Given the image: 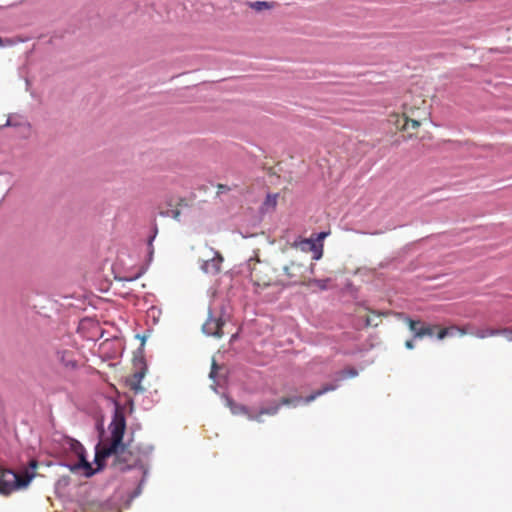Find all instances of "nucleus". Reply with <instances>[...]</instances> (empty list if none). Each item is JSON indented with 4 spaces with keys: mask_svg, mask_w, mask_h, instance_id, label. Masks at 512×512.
<instances>
[{
    "mask_svg": "<svg viewBox=\"0 0 512 512\" xmlns=\"http://www.w3.org/2000/svg\"><path fill=\"white\" fill-rule=\"evenodd\" d=\"M430 116L431 105L427 98L422 93L411 90L404 97L401 112L390 114L389 121L398 131L404 133L405 139H412Z\"/></svg>",
    "mask_w": 512,
    "mask_h": 512,
    "instance_id": "1",
    "label": "nucleus"
},
{
    "mask_svg": "<svg viewBox=\"0 0 512 512\" xmlns=\"http://www.w3.org/2000/svg\"><path fill=\"white\" fill-rule=\"evenodd\" d=\"M109 429L111 432L110 440L102 442V444L96 449L95 462L98 470L103 468L106 458L112 455L118 457L125 451L123 436L126 429V420L121 411H115L112 422L109 425Z\"/></svg>",
    "mask_w": 512,
    "mask_h": 512,
    "instance_id": "2",
    "label": "nucleus"
},
{
    "mask_svg": "<svg viewBox=\"0 0 512 512\" xmlns=\"http://www.w3.org/2000/svg\"><path fill=\"white\" fill-rule=\"evenodd\" d=\"M37 467L38 461L32 459L29 462V467L19 473L10 469H2L0 471V493L9 495L16 490L27 488L36 477Z\"/></svg>",
    "mask_w": 512,
    "mask_h": 512,
    "instance_id": "3",
    "label": "nucleus"
},
{
    "mask_svg": "<svg viewBox=\"0 0 512 512\" xmlns=\"http://www.w3.org/2000/svg\"><path fill=\"white\" fill-rule=\"evenodd\" d=\"M251 280L258 287L281 285L280 274L268 263H259L251 271Z\"/></svg>",
    "mask_w": 512,
    "mask_h": 512,
    "instance_id": "4",
    "label": "nucleus"
},
{
    "mask_svg": "<svg viewBox=\"0 0 512 512\" xmlns=\"http://www.w3.org/2000/svg\"><path fill=\"white\" fill-rule=\"evenodd\" d=\"M307 261L300 259L291 260L288 265L283 267V273L280 274L281 285L303 283L307 277Z\"/></svg>",
    "mask_w": 512,
    "mask_h": 512,
    "instance_id": "5",
    "label": "nucleus"
},
{
    "mask_svg": "<svg viewBox=\"0 0 512 512\" xmlns=\"http://www.w3.org/2000/svg\"><path fill=\"white\" fill-rule=\"evenodd\" d=\"M327 236L326 232H321L316 235L315 238H301L299 237L293 243L291 247L300 250L302 252L312 253L313 260H319L323 256V243L322 241Z\"/></svg>",
    "mask_w": 512,
    "mask_h": 512,
    "instance_id": "6",
    "label": "nucleus"
},
{
    "mask_svg": "<svg viewBox=\"0 0 512 512\" xmlns=\"http://www.w3.org/2000/svg\"><path fill=\"white\" fill-rule=\"evenodd\" d=\"M68 449L78 458V462L70 467L72 471L83 469L84 474L87 477L92 476L96 471H98L97 468L93 469L91 464L86 460L85 449L79 441L75 439H69Z\"/></svg>",
    "mask_w": 512,
    "mask_h": 512,
    "instance_id": "7",
    "label": "nucleus"
},
{
    "mask_svg": "<svg viewBox=\"0 0 512 512\" xmlns=\"http://www.w3.org/2000/svg\"><path fill=\"white\" fill-rule=\"evenodd\" d=\"M206 259L202 261L201 270L206 274L216 275L221 271L223 256L212 247H207Z\"/></svg>",
    "mask_w": 512,
    "mask_h": 512,
    "instance_id": "8",
    "label": "nucleus"
},
{
    "mask_svg": "<svg viewBox=\"0 0 512 512\" xmlns=\"http://www.w3.org/2000/svg\"><path fill=\"white\" fill-rule=\"evenodd\" d=\"M406 323L411 332H413L415 338H423L425 336H433L435 332H438L439 325H427L421 320H413L406 318Z\"/></svg>",
    "mask_w": 512,
    "mask_h": 512,
    "instance_id": "9",
    "label": "nucleus"
},
{
    "mask_svg": "<svg viewBox=\"0 0 512 512\" xmlns=\"http://www.w3.org/2000/svg\"><path fill=\"white\" fill-rule=\"evenodd\" d=\"M337 387H338V384H332V383L325 384L320 389L316 390L315 392H313L312 394H310L309 396H307L304 399L301 397H295V398L283 397L280 400L278 405L280 407L281 405H289L291 403H294V402L299 403L301 401H304L306 404H308V403H311L312 401H314L317 397H319L327 392L334 391Z\"/></svg>",
    "mask_w": 512,
    "mask_h": 512,
    "instance_id": "10",
    "label": "nucleus"
},
{
    "mask_svg": "<svg viewBox=\"0 0 512 512\" xmlns=\"http://www.w3.org/2000/svg\"><path fill=\"white\" fill-rule=\"evenodd\" d=\"M223 326V319L220 316H214L210 313L207 320L202 326V330L208 336L220 338L223 336Z\"/></svg>",
    "mask_w": 512,
    "mask_h": 512,
    "instance_id": "11",
    "label": "nucleus"
},
{
    "mask_svg": "<svg viewBox=\"0 0 512 512\" xmlns=\"http://www.w3.org/2000/svg\"><path fill=\"white\" fill-rule=\"evenodd\" d=\"M57 359L66 368H74L76 366L75 354L72 350L58 351Z\"/></svg>",
    "mask_w": 512,
    "mask_h": 512,
    "instance_id": "12",
    "label": "nucleus"
},
{
    "mask_svg": "<svg viewBox=\"0 0 512 512\" xmlns=\"http://www.w3.org/2000/svg\"><path fill=\"white\" fill-rule=\"evenodd\" d=\"M453 331H457L461 336H464V335L467 334V330H466L465 327H459V326H456V325H452L450 327L441 328L439 326V329H438V332H437V338L439 340H442L445 337H447L448 335H451Z\"/></svg>",
    "mask_w": 512,
    "mask_h": 512,
    "instance_id": "13",
    "label": "nucleus"
},
{
    "mask_svg": "<svg viewBox=\"0 0 512 512\" xmlns=\"http://www.w3.org/2000/svg\"><path fill=\"white\" fill-rule=\"evenodd\" d=\"M231 411L233 414H244L247 416L249 420L261 422L262 419H259V416H254L248 410V408L244 405H231Z\"/></svg>",
    "mask_w": 512,
    "mask_h": 512,
    "instance_id": "14",
    "label": "nucleus"
},
{
    "mask_svg": "<svg viewBox=\"0 0 512 512\" xmlns=\"http://www.w3.org/2000/svg\"><path fill=\"white\" fill-rule=\"evenodd\" d=\"M471 334L479 339H484L487 337L497 336L498 332H497V329H494V328H483V329H476Z\"/></svg>",
    "mask_w": 512,
    "mask_h": 512,
    "instance_id": "15",
    "label": "nucleus"
},
{
    "mask_svg": "<svg viewBox=\"0 0 512 512\" xmlns=\"http://www.w3.org/2000/svg\"><path fill=\"white\" fill-rule=\"evenodd\" d=\"M247 5L257 11V12H260V11H263V10H269V9H272L274 4L272 2H268V1H254V2H248Z\"/></svg>",
    "mask_w": 512,
    "mask_h": 512,
    "instance_id": "16",
    "label": "nucleus"
},
{
    "mask_svg": "<svg viewBox=\"0 0 512 512\" xmlns=\"http://www.w3.org/2000/svg\"><path fill=\"white\" fill-rule=\"evenodd\" d=\"M278 194H268L266 196V199L263 203V207L266 209V210H270V209H275L276 205H277V201H278Z\"/></svg>",
    "mask_w": 512,
    "mask_h": 512,
    "instance_id": "17",
    "label": "nucleus"
},
{
    "mask_svg": "<svg viewBox=\"0 0 512 512\" xmlns=\"http://www.w3.org/2000/svg\"><path fill=\"white\" fill-rule=\"evenodd\" d=\"M279 411V405H274L269 408H261L259 410V413L256 416H259V419H261L262 415H275Z\"/></svg>",
    "mask_w": 512,
    "mask_h": 512,
    "instance_id": "18",
    "label": "nucleus"
},
{
    "mask_svg": "<svg viewBox=\"0 0 512 512\" xmlns=\"http://www.w3.org/2000/svg\"><path fill=\"white\" fill-rule=\"evenodd\" d=\"M498 335H503L508 341L512 342V326L497 329Z\"/></svg>",
    "mask_w": 512,
    "mask_h": 512,
    "instance_id": "19",
    "label": "nucleus"
},
{
    "mask_svg": "<svg viewBox=\"0 0 512 512\" xmlns=\"http://www.w3.org/2000/svg\"><path fill=\"white\" fill-rule=\"evenodd\" d=\"M142 377H143V374L140 373V372L134 374V378L136 380V383L132 384V389H134L135 391L142 390V388L139 385Z\"/></svg>",
    "mask_w": 512,
    "mask_h": 512,
    "instance_id": "20",
    "label": "nucleus"
},
{
    "mask_svg": "<svg viewBox=\"0 0 512 512\" xmlns=\"http://www.w3.org/2000/svg\"><path fill=\"white\" fill-rule=\"evenodd\" d=\"M380 317L379 314H374V316H367V326H378V322L376 319Z\"/></svg>",
    "mask_w": 512,
    "mask_h": 512,
    "instance_id": "21",
    "label": "nucleus"
},
{
    "mask_svg": "<svg viewBox=\"0 0 512 512\" xmlns=\"http://www.w3.org/2000/svg\"><path fill=\"white\" fill-rule=\"evenodd\" d=\"M342 373L344 376L348 377H355L357 375V371L354 368L346 369Z\"/></svg>",
    "mask_w": 512,
    "mask_h": 512,
    "instance_id": "22",
    "label": "nucleus"
},
{
    "mask_svg": "<svg viewBox=\"0 0 512 512\" xmlns=\"http://www.w3.org/2000/svg\"><path fill=\"white\" fill-rule=\"evenodd\" d=\"M218 365L216 364L215 360L212 361V367H211V371H210V378L214 379L215 376H216V371L218 369Z\"/></svg>",
    "mask_w": 512,
    "mask_h": 512,
    "instance_id": "23",
    "label": "nucleus"
},
{
    "mask_svg": "<svg viewBox=\"0 0 512 512\" xmlns=\"http://www.w3.org/2000/svg\"><path fill=\"white\" fill-rule=\"evenodd\" d=\"M217 188H218V193H222V192L229 191L228 186L223 185V184H219V185L217 186Z\"/></svg>",
    "mask_w": 512,
    "mask_h": 512,
    "instance_id": "24",
    "label": "nucleus"
},
{
    "mask_svg": "<svg viewBox=\"0 0 512 512\" xmlns=\"http://www.w3.org/2000/svg\"><path fill=\"white\" fill-rule=\"evenodd\" d=\"M405 347H406L407 349H413V348H414V343H413V341H412V340H407V341L405 342Z\"/></svg>",
    "mask_w": 512,
    "mask_h": 512,
    "instance_id": "25",
    "label": "nucleus"
},
{
    "mask_svg": "<svg viewBox=\"0 0 512 512\" xmlns=\"http://www.w3.org/2000/svg\"><path fill=\"white\" fill-rule=\"evenodd\" d=\"M0 46H3V40L1 37H0Z\"/></svg>",
    "mask_w": 512,
    "mask_h": 512,
    "instance_id": "26",
    "label": "nucleus"
},
{
    "mask_svg": "<svg viewBox=\"0 0 512 512\" xmlns=\"http://www.w3.org/2000/svg\"><path fill=\"white\" fill-rule=\"evenodd\" d=\"M321 288H325V285L323 283H320Z\"/></svg>",
    "mask_w": 512,
    "mask_h": 512,
    "instance_id": "27",
    "label": "nucleus"
},
{
    "mask_svg": "<svg viewBox=\"0 0 512 512\" xmlns=\"http://www.w3.org/2000/svg\"><path fill=\"white\" fill-rule=\"evenodd\" d=\"M321 288H325V285L323 283H320Z\"/></svg>",
    "mask_w": 512,
    "mask_h": 512,
    "instance_id": "28",
    "label": "nucleus"
}]
</instances>
